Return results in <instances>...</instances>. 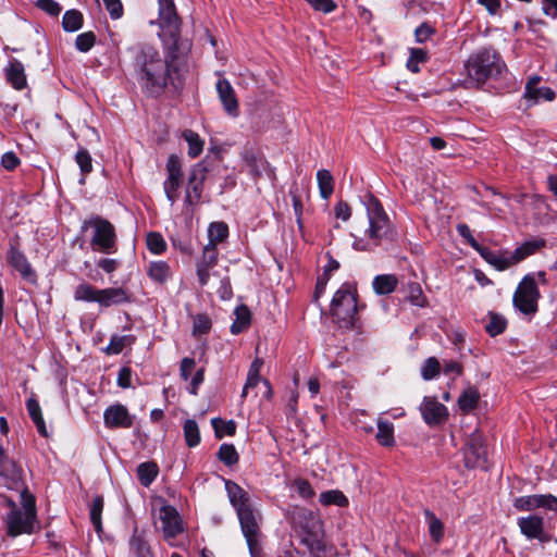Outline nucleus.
<instances>
[{"mask_svg":"<svg viewBox=\"0 0 557 557\" xmlns=\"http://www.w3.org/2000/svg\"><path fill=\"white\" fill-rule=\"evenodd\" d=\"M3 71L7 82L15 90H23L27 87L25 69L20 60L15 58L10 59Z\"/></svg>","mask_w":557,"mask_h":557,"instance_id":"393cba45","label":"nucleus"},{"mask_svg":"<svg viewBox=\"0 0 557 557\" xmlns=\"http://www.w3.org/2000/svg\"><path fill=\"white\" fill-rule=\"evenodd\" d=\"M289 521L305 546L324 540L323 521L318 512L306 507H295Z\"/></svg>","mask_w":557,"mask_h":557,"instance_id":"39448f33","label":"nucleus"},{"mask_svg":"<svg viewBox=\"0 0 557 557\" xmlns=\"http://www.w3.org/2000/svg\"><path fill=\"white\" fill-rule=\"evenodd\" d=\"M228 236V226L225 222H213L208 228V245H216L224 242Z\"/></svg>","mask_w":557,"mask_h":557,"instance_id":"37998d69","label":"nucleus"},{"mask_svg":"<svg viewBox=\"0 0 557 557\" xmlns=\"http://www.w3.org/2000/svg\"><path fill=\"white\" fill-rule=\"evenodd\" d=\"M0 478L9 490H14L22 494L23 488H27L23 481L22 468L5 455L0 459Z\"/></svg>","mask_w":557,"mask_h":557,"instance_id":"2eb2a0df","label":"nucleus"},{"mask_svg":"<svg viewBox=\"0 0 557 557\" xmlns=\"http://www.w3.org/2000/svg\"><path fill=\"white\" fill-rule=\"evenodd\" d=\"M488 322L485 324L484 329L486 333L491 337H495L499 334H503L507 329V320L504 315L496 313L494 311H490L487 313Z\"/></svg>","mask_w":557,"mask_h":557,"instance_id":"f704fd0d","label":"nucleus"},{"mask_svg":"<svg viewBox=\"0 0 557 557\" xmlns=\"http://www.w3.org/2000/svg\"><path fill=\"white\" fill-rule=\"evenodd\" d=\"M96 42V35L94 32H85L79 34L75 39V47L81 52H88Z\"/></svg>","mask_w":557,"mask_h":557,"instance_id":"6e6d98bb","label":"nucleus"},{"mask_svg":"<svg viewBox=\"0 0 557 557\" xmlns=\"http://www.w3.org/2000/svg\"><path fill=\"white\" fill-rule=\"evenodd\" d=\"M317 181L320 196L327 200L334 191V178L329 170L322 169L317 172Z\"/></svg>","mask_w":557,"mask_h":557,"instance_id":"e433bc0d","label":"nucleus"},{"mask_svg":"<svg viewBox=\"0 0 557 557\" xmlns=\"http://www.w3.org/2000/svg\"><path fill=\"white\" fill-rule=\"evenodd\" d=\"M242 159L245 162L246 166L249 169V173L257 177L261 174L260 169V159L252 150H244L242 152Z\"/></svg>","mask_w":557,"mask_h":557,"instance_id":"5fc2aeb1","label":"nucleus"},{"mask_svg":"<svg viewBox=\"0 0 557 557\" xmlns=\"http://www.w3.org/2000/svg\"><path fill=\"white\" fill-rule=\"evenodd\" d=\"M243 535L247 542L251 557H261V529L262 516L259 510L250 508L237 513Z\"/></svg>","mask_w":557,"mask_h":557,"instance_id":"1a4fd4ad","label":"nucleus"},{"mask_svg":"<svg viewBox=\"0 0 557 557\" xmlns=\"http://www.w3.org/2000/svg\"><path fill=\"white\" fill-rule=\"evenodd\" d=\"M541 297L534 274H527L519 283L512 298L513 306L521 313L531 315L537 311Z\"/></svg>","mask_w":557,"mask_h":557,"instance_id":"9d476101","label":"nucleus"},{"mask_svg":"<svg viewBox=\"0 0 557 557\" xmlns=\"http://www.w3.org/2000/svg\"><path fill=\"white\" fill-rule=\"evenodd\" d=\"M408 300L411 305L421 308L428 305L426 298L419 283H410L408 285Z\"/></svg>","mask_w":557,"mask_h":557,"instance_id":"864d4df0","label":"nucleus"},{"mask_svg":"<svg viewBox=\"0 0 557 557\" xmlns=\"http://www.w3.org/2000/svg\"><path fill=\"white\" fill-rule=\"evenodd\" d=\"M97 267L106 273L111 274L121 267V261L112 258H101L97 261Z\"/></svg>","mask_w":557,"mask_h":557,"instance_id":"774afa93","label":"nucleus"},{"mask_svg":"<svg viewBox=\"0 0 557 557\" xmlns=\"http://www.w3.org/2000/svg\"><path fill=\"white\" fill-rule=\"evenodd\" d=\"M420 411L424 422L431 426L442 424L448 418L446 406L440 403L436 397H424Z\"/></svg>","mask_w":557,"mask_h":557,"instance_id":"a211bd4d","label":"nucleus"},{"mask_svg":"<svg viewBox=\"0 0 557 557\" xmlns=\"http://www.w3.org/2000/svg\"><path fill=\"white\" fill-rule=\"evenodd\" d=\"M540 81L539 76H533L525 85L523 98L527 99L529 106L536 104L541 99L553 101L556 97L555 91L550 87H539Z\"/></svg>","mask_w":557,"mask_h":557,"instance_id":"4be33fe9","label":"nucleus"},{"mask_svg":"<svg viewBox=\"0 0 557 557\" xmlns=\"http://www.w3.org/2000/svg\"><path fill=\"white\" fill-rule=\"evenodd\" d=\"M319 502L322 506L335 505L338 507H347L349 505L347 496L339 490L322 492L319 496Z\"/></svg>","mask_w":557,"mask_h":557,"instance_id":"4c0bfd02","label":"nucleus"},{"mask_svg":"<svg viewBox=\"0 0 557 557\" xmlns=\"http://www.w3.org/2000/svg\"><path fill=\"white\" fill-rule=\"evenodd\" d=\"M293 485L298 495L304 499H310L315 495V492L308 480L296 479Z\"/></svg>","mask_w":557,"mask_h":557,"instance_id":"bf43d9fd","label":"nucleus"},{"mask_svg":"<svg viewBox=\"0 0 557 557\" xmlns=\"http://www.w3.org/2000/svg\"><path fill=\"white\" fill-rule=\"evenodd\" d=\"M84 17L81 11L72 9L67 10L62 18V27L67 33H74L82 28Z\"/></svg>","mask_w":557,"mask_h":557,"instance_id":"ea45409f","label":"nucleus"},{"mask_svg":"<svg viewBox=\"0 0 557 557\" xmlns=\"http://www.w3.org/2000/svg\"><path fill=\"white\" fill-rule=\"evenodd\" d=\"M75 161L78 164L81 172L83 174L81 183H84V176L92 171V159L89 151L81 147L75 154Z\"/></svg>","mask_w":557,"mask_h":557,"instance_id":"8fccbe9b","label":"nucleus"},{"mask_svg":"<svg viewBox=\"0 0 557 557\" xmlns=\"http://www.w3.org/2000/svg\"><path fill=\"white\" fill-rule=\"evenodd\" d=\"M185 443L193 448L199 445L201 437L198 423L194 419H187L183 425Z\"/></svg>","mask_w":557,"mask_h":557,"instance_id":"79ce46f5","label":"nucleus"},{"mask_svg":"<svg viewBox=\"0 0 557 557\" xmlns=\"http://www.w3.org/2000/svg\"><path fill=\"white\" fill-rule=\"evenodd\" d=\"M314 11L325 14L333 12L337 4L334 0H305Z\"/></svg>","mask_w":557,"mask_h":557,"instance_id":"680f3d73","label":"nucleus"},{"mask_svg":"<svg viewBox=\"0 0 557 557\" xmlns=\"http://www.w3.org/2000/svg\"><path fill=\"white\" fill-rule=\"evenodd\" d=\"M542 494H533L515 498L513 507L519 511L541 509Z\"/></svg>","mask_w":557,"mask_h":557,"instance_id":"a19ab883","label":"nucleus"},{"mask_svg":"<svg viewBox=\"0 0 557 557\" xmlns=\"http://www.w3.org/2000/svg\"><path fill=\"white\" fill-rule=\"evenodd\" d=\"M191 42L163 45L164 57L153 47L140 48L134 57V72L147 97L159 98L166 88L181 94L187 76V59Z\"/></svg>","mask_w":557,"mask_h":557,"instance_id":"f257e3e1","label":"nucleus"},{"mask_svg":"<svg viewBox=\"0 0 557 557\" xmlns=\"http://www.w3.org/2000/svg\"><path fill=\"white\" fill-rule=\"evenodd\" d=\"M375 438L380 445L393 447L395 445L394 424L387 420L379 419Z\"/></svg>","mask_w":557,"mask_h":557,"instance_id":"2f4dec72","label":"nucleus"},{"mask_svg":"<svg viewBox=\"0 0 557 557\" xmlns=\"http://www.w3.org/2000/svg\"><path fill=\"white\" fill-rule=\"evenodd\" d=\"M218 263V249L213 245H206L201 258L196 263V274L199 285L206 286L210 278V270Z\"/></svg>","mask_w":557,"mask_h":557,"instance_id":"412c9836","label":"nucleus"},{"mask_svg":"<svg viewBox=\"0 0 557 557\" xmlns=\"http://www.w3.org/2000/svg\"><path fill=\"white\" fill-rule=\"evenodd\" d=\"M147 275L156 283L164 284L172 277V271L165 261H152L147 269Z\"/></svg>","mask_w":557,"mask_h":557,"instance_id":"c85d7f7f","label":"nucleus"},{"mask_svg":"<svg viewBox=\"0 0 557 557\" xmlns=\"http://www.w3.org/2000/svg\"><path fill=\"white\" fill-rule=\"evenodd\" d=\"M465 67L469 79L476 85H483L490 79H502L507 75L505 62L493 48H482L472 53Z\"/></svg>","mask_w":557,"mask_h":557,"instance_id":"f03ea898","label":"nucleus"},{"mask_svg":"<svg viewBox=\"0 0 557 557\" xmlns=\"http://www.w3.org/2000/svg\"><path fill=\"white\" fill-rule=\"evenodd\" d=\"M103 510V497L96 496L92 499L90 506V521L96 530V532L100 533L102 531V522H101V513Z\"/></svg>","mask_w":557,"mask_h":557,"instance_id":"de8ad7c7","label":"nucleus"},{"mask_svg":"<svg viewBox=\"0 0 557 557\" xmlns=\"http://www.w3.org/2000/svg\"><path fill=\"white\" fill-rule=\"evenodd\" d=\"M159 3V37L163 45L180 46L191 42L181 36L182 21L177 15L173 0H158Z\"/></svg>","mask_w":557,"mask_h":557,"instance_id":"6e6552de","label":"nucleus"},{"mask_svg":"<svg viewBox=\"0 0 557 557\" xmlns=\"http://www.w3.org/2000/svg\"><path fill=\"white\" fill-rule=\"evenodd\" d=\"M234 313L236 320L231 325V332L236 335L244 332L250 325L251 314L250 310L245 305L237 306Z\"/></svg>","mask_w":557,"mask_h":557,"instance_id":"72a5a7b5","label":"nucleus"},{"mask_svg":"<svg viewBox=\"0 0 557 557\" xmlns=\"http://www.w3.org/2000/svg\"><path fill=\"white\" fill-rule=\"evenodd\" d=\"M209 172L205 161L198 162L193 165L189 171L187 186L185 189V203L195 206L199 203L203 191V185Z\"/></svg>","mask_w":557,"mask_h":557,"instance_id":"f8f14e48","label":"nucleus"},{"mask_svg":"<svg viewBox=\"0 0 557 557\" xmlns=\"http://www.w3.org/2000/svg\"><path fill=\"white\" fill-rule=\"evenodd\" d=\"M132 301V294L124 287H108L99 290L98 305L103 308Z\"/></svg>","mask_w":557,"mask_h":557,"instance_id":"5701e85b","label":"nucleus"},{"mask_svg":"<svg viewBox=\"0 0 557 557\" xmlns=\"http://www.w3.org/2000/svg\"><path fill=\"white\" fill-rule=\"evenodd\" d=\"M546 246V240L544 238H535L531 240H525L519 247H517L513 251H511L513 257V262L517 264L524 260L525 258L536 253L539 250Z\"/></svg>","mask_w":557,"mask_h":557,"instance_id":"bb28decb","label":"nucleus"},{"mask_svg":"<svg viewBox=\"0 0 557 557\" xmlns=\"http://www.w3.org/2000/svg\"><path fill=\"white\" fill-rule=\"evenodd\" d=\"M92 228L90 246L95 251L111 255L117 251V237L114 225L100 215H91L82 224V232Z\"/></svg>","mask_w":557,"mask_h":557,"instance_id":"0eeeda50","label":"nucleus"},{"mask_svg":"<svg viewBox=\"0 0 557 557\" xmlns=\"http://www.w3.org/2000/svg\"><path fill=\"white\" fill-rule=\"evenodd\" d=\"M218 458L225 466H234L238 462L239 456L233 444H222L218 451Z\"/></svg>","mask_w":557,"mask_h":557,"instance_id":"49530a36","label":"nucleus"},{"mask_svg":"<svg viewBox=\"0 0 557 557\" xmlns=\"http://www.w3.org/2000/svg\"><path fill=\"white\" fill-rule=\"evenodd\" d=\"M441 364L435 357L428 358L421 369V374L424 380H432L438 375Z\"/></svg>","mask_w":557,"mask_h":557,"instance_id":"4d7b16f0","label":"nucleus"},{"mask_svg":"<svg viewBox=\"0 0 557 557\" xmlns=\"http://www.w3.org/2000/svg\"><path fill=\"white\" fill-rule=\"evenodd\" d=\"M357 311L356 287L354 284L345 282L332 298L330 313L339 327L354 330L360 326Z\"/></svg>","mask_w":557,"mask_h":557,"instance_id":"20e7f679","label":"nucleus"},{"mask_svg":"<svg viewBox=\"0 0 557 557\" xmlns=\"http://www.w3.org/2000/svg\"><path fill=\"white\" fill-rule=\"evenodd\" d=\"M128 547L133 557H154L147 531L139 530L137 527L134 528Z\"/></svg>","mask_w":557,"mask_h":557,"instance_id":"b1692460","label":"nucleus"},{"mask_svg":"<svg viewBox=\"0 0 557 557\" xmlns=\"http://www.w3.org/2000/svg\"><path fill=\"white\" fill-rule=\"evenodd\" d=\"M163 536L166 541L175 539L183 532V521L175 507L164 505L160 508Z\"/></svg>","mask_w":557,"mask_h":557,"instance_id":"f3484780","label":"nucleus"},{"mask_svg":"<svg viewBox=\"0 0 557 557\" xmlns=\"http://www.w3.org/2000/svg\"><path fill=\"white\" fill-rule=\"evenodd\" d=\"M22 508L10 497H4V505L10 509L3 518L7 528V534L16 537L22 534H32L36 522L35 497L28 493L27 488L22 490Z\"/></svg>","mask_w":557,"mask_h":557,"instance_id":"7ed1b4c3","label":"nucleus"},{"mask_svg":"<svg viewBox=\"0 0 557 557\" xmlns=\"http://www.w3.org/2000/svg\"><path fill=\"white\" fill-rule=\"evenodd\" d=\"M26 408L28 411V414L33 422L35 423L38 433L44 436L48 437V430L46 428L45 420L42 418L41 408L39 406V403L35 398H29L26 401Z\"/></svg>","mask_w":557,"mask_h":557,"instance_id":"c756f323","label":"nucleus"},{"mask_svg":"<svg viewBox=\"0 0 557 557\" xmlns=\"http://www.w3.org/2000/svg\"><path fill=\"white\" fill-rule=\"evenodd\" d=\"M146 243L149 251L154 255L163 253L168 247L163 236L158 232L148 233Z\"/></svg>","mask_w":557,"mask_h":557,"instance_id":"09e8293b","label":"nucleus"},{"mask_svg":"<svg viewBox=\"0 0 557 557\" xmlns=\"http://www.w3.org/2000/svg\"><path fill=\"white\" fill-rule=\"evenodd\" d=\"M367 195L364 205L369 227L366 230V235L375 246L381 245L383 240H393L394 232L382 203L372 194Z\"/></svg>","mask_w":557,"mask_h":557,"instance_id":"423d86ee","label":"nucleus"},{"mask_svg":"<svg viewBox=\"0 0 557 557\" xmlns=\"http://www.w3.org/2000/svg\"><path fill=\"white\" fill-rule=\"evenodd\" d=\"M517 524L521 534L528 540H537L542 543L549 541L548 535L545 533L544 519L539 515H529L527 517H519Z\"/></svg>","mask_w":557,"mask_h":557,"instance_id":"dca6fc26","label":"nucleus"},{"mask_svg":"<svg viewBox=\"0 0 557 557\" xmlns=\"http://www.w3.org/2000/svg\"><path fill=\"white\" fill-rule=\"evenodd\" d=\"M136 342L134 335H117L113 334L110 338L109 345L103 349L107 355H119L127 346L133 345Z\"/></svg>","mask_w":557,"mask_h":557,"instance_id":"473e14b6","label":"nucleus"},{"mask_svg":"<svg viewBox=\"0 0 557 557\" xmlns=\"http://www.w3.org/2000/svg\"><path fill=\"white\" fill-rule=\"evenodd\" d=\"M211 424L218 438L225 435L233 436L236 433V423L233 420L224 421L221 418H213Z\"/></svg>","mask_w":557,"mask_h":557,"instance_id":"a18cd8bd","label":"nucleus"},{"mask_svg":"<svg viewBox=\"0 0 557 557\" xmlns=\"http://www.w3.org/2000/svg\"><path fill=\"white\" fill-rule=\"evenodd\" d=\"M263 364V361L261 359H255L249 368L248 376L246 381V387H255L260 380V369Z\"/></svg>","mask_w":557,"mask_h":557,"instance_id":"13d9d810","label":"nucleus"},{"mask_svg":"<svg viewBox=\"0 0 557 557\" xmlns=\"http://www.w3.org/2000/svg\"><path fill=\"white\" fill-rule=\"evenodd\" d=\"M462 451L466 468H486V450L481 435L476 433L471 434L468 437Z\"/></svg>","mask_w":557,"mask_h":557,"instance_id":"4468645a","label":"nucleus"},{"mask_svg":"<svg viewBox=\"0 0 557 557\" xmlns=\"http://www.w3.org/2000/svg\"><path fill=\"white\" fill-rule=\"evenodd\" d=\"M104 425L109 429H128L133 425V417L121 404L108 407L103 413Z\"/></svg>","mask_w":557,"mask_h":557,"instance_id":"6ab92c4d","label":"nucleus"},{"mask_svg":"<svg viewBox=\"0 0 557 557\" xmlns=\"http://www.w3.org/2000/svg\"><path fill=\"white\" fill-rule=\"evenodd\" d=\"M425 516L429 518V531L431 537L435 542H440L444 536V525L442 521L429 510L425 511Z\"/></svg>","mask_w":557,"mask_h":557,"instance_id":"603ef678","label":"nucleus"},{"mask_svg":"<svg viewBox=\"0 0 557 557\" xmlns=\"http://www.w3.org/2000/svg\"><path fill=\"white\" fill-rule=\"evenodd\" d=\"M182 137L188 144V156L190 158H197L203 150V140H201L199 135L191 129H185L182 133Z\"/></svg>","mask_w":557,"mask_h":557,"instance_id":"c03bdc74","label":"nucleus"},{"mask_svg":"<svg viewBox=\"0 0 557 557\" xmlns=\"http://www.w3.org/2000/svg\"><path fill=\"white\" fill-rule=\"evenodd\" d=\"M212 322L208 314L198 313L193 319V335L199 336L208 334L211 330Z\"/></svg>","mask_w":557,"mask_h":557,"instance_id":"3c124183","label":"nucleus"},{"mask_svg":"<svg viewBox=\"0 0 557 557\" xmlns=\"http://www.w3.org/2000/svg\"><path fill=\"white\" fill-rule=\"evenodd\" d=\"M219 99L223 106L224 111L233 117L238 116L239 106L235 90L226 78H220L215 85Z\"/></svg>","mask_w":557,"mask_h":557,"instance_id":"aec40b11","label":"nucleus"},{"mask_svg":"<svg viewBox=\"0 0 557 557\" xmlns=\"http://www.w3.org/2000/svg\"><path fill=\"white\" fill-rule=\"evenodd\" d=\"M159 468L156 462L147 461L137 467V476L140 484L148 487L157 478Z\"/></svg>","mask_w":557,"mask_h":557,"instance_id":"c9c22d12","label":"nucleus"},{"mask_svg":"<svg viewBox=\"0 0 557 557\" xmlns=\"http://www.w3.org/2000/svg\"><path fill=\"white\" fill-rule=\"evenodd\" d=\"M133 371L129 367H122L117 373L116 384L122 388H129L132 386Z\"/></svg>","mask_w":557,"mask_h":557,"instance_id":"338daca9","label":"nucleus"},{"mask_svg":"<svg viewBox=\"0 0 557 557\" xmlns=\"http://www.w3.org/2000/svg\"><path fill=\"white\" fill-rule=\"evenodd\" d=\"M435 29L429 23H422L414 30V37L418 42H425L432 35H434Z\"/></svg>","mask_w":557,"mask_h":557,"instance_id":"69168bd1","label":"nucleus"},{"mask_svg":"<svg viewBox=\"0 0 557 557\" xmlns=\"http://www.w3.org/2000/svg\"><path fill=\"white\" fill-rule=\"evenodd\" d=\"M457 232L478 253L484 247L473 237L472 232L467 224H458Z\"/></svg>","mask_w":557,"mask_h":557,"instance_id":"052dcab7","label":"nucleus"},{"mask_svg":"<svg viewBox=\"0 0 557 557\" xmlns=\"http://www.w3.org/2000/svg\"><path fill=\"white\" fill-rule=\"evenodd\" d=\"M479 255L497 271H505L516 264L511 251L508 250L493 251L487 247H483Z\"/></svg>","mask_w":557,"mask_h":557,"instance_id":"a878e982","label":"nucleus"},{"mask_svg":"<svg viewBox=\"0 0 557 557\" xmlns=\"http://www.w3.org/2000/svg\"><path fill=\"white\" fill-rule=\"evenodd\" d=\"M480 392L475 386H468L459 395L457 404L462 413H469L478 407Z\"/></svg>","mask_w":557,"mask_h":557,"instance_id":"cd10ccee","label":"nucleus"},{"mask_svg":"<svg viewBox=\"0 0 557 557\" xmlns=\"http://www.w3.org/2000/svg\"><path fill=\"white\" fill-rule=\"evenodd\" d=\"M8 263L14 268L23 280L35 283L37 280L36 272L28 262L26 256L20 249V237L16 235L10 238V248L7 255Z\"/></svg>","mask_w":557,"mask_h":557,"instance_id":"ddd939ff","label":"nucleus"},{"mask_svg":"<svg viewBox=\"0 0 557 557\" xmlns=\"http://www.w3.org/2000/svg\"><path fill=\"white\" fill-rule=\"evenodd\" d=\"M99 290L89 283H81L74 292V299L77 301L97 302L99 299Z\"/></svg>","mask_w":557,"mask_h":557,"instance_id":"58836bf2","label":"nucleus"},{"mask_svg":"<svg viewBox=\"0 0 557 557\" xmlns=\"http://www.w3.org/2000/svg\"><path fill=\"white\" fill-rule=\"evenodd\" d=\"M196 361L194 358L185 357L180 363V376L184 381H188L191 372L195 370Z\"/></svg>","mask_w":557,"mask_h":557,"instance_id":"0e129e2a","label":"nucleus"},{"mask_svg":"<svg viewBox=\"0 0 557 557\" xmlns=\"http://www.w3.org/2000/svg\"><path fill=\"white\" fill-rule=\"evenodd\" d=\"M36 7L51 16H58L62 10L54 0H37Z\"/></svg>","mask_w":557,"mask_h":557,"instance_id":"e2e57ef3","label":"nucleus"},{"mask_svg":"<svg viewBox=\"0 0 557 557\" xmlns=\"http://www.w3.org/2000/svg\"><path fill=\"white\" fill-rule=\"evenodd\" d=\"M398 280L393 274H380L373 278L372 286L377 295H388L397 287Z\"/></svg>","mask_w":557,"mask_h":557,"instance_id":"7c9ffc66","label":"nucleus"},{"mask_svg":"<svg viewBox=\"0 0 557 557\" xmlns=\"http://www.w3.org/2000/svg\"><path fill=\"white\" fill-rule=\"evenodd\" d=\"M166 178L163 182V190L166 199L171 205H174L178 199V189L183 184V170L180 157L170 154L166 164Z\"/></svg>","mask_w":557,"mask_h":557,"instance_id":"9b49d317","label":"nucleus"}]
</instances>
